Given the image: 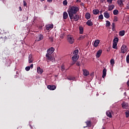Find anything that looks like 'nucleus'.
Listing matches in <instances>:
<instances>
[{
  "label": "nucleus",
  "mask_w": 129,
  "mask_h": 129,
  "mask_svg": "<svg viewBox=\"0 0 129 129\" xmlns=\"http://www.w3.org/2000/svg\"><path fill=\"white\" fill-rule=\"evenodd\" d=\"M79 11L78 7L76 6H73L70 8L68 11V14L71 20H73V14H76Z\"/></svg>",
  "instance_id": "nucleus-1"
},
{
  "label": "nucleus",
  "mask_w": 129,
  "mask_h": 129,
  "mask_svg": "<svg viewBox=\"0 0 129 129\" xmlns=\"http://www.w3.org/2000/svg\"><path fill=\"white\" fill-rule=\"evenodd\" d=\"M127 51V46L126 45L123 44L121 47V53L122 54H124V53H126Z\"/></svg>",
  "instance_id": "nucleus-2"
},
{
  "label": "nucleus",
  "mask_w": 129,
  "mask_h": 129,
  "mask_svg": "<svg viewBox=\"0 0 129 129\" xmlns=\"http://www.w3.org/2000/svg\"><path fill=\"white\" fill-rule=\"evenodd\" d=\"M45 59L47 62H50L53 60V57H52V54L46 53L45 55Z\"/></svg>",
  "instance_id": "nucleus-3"
},
{
  "label": "nucleus",
  "mask_w": 129,
  "mask_h": 129,
  "mask_svg": "<svg viewBox=\"0 0 129 129\" xmlns=\"http://www.w3.org/2000/svg\"><path fill=\"white\" fill-rule=\"evenodd\" d=\"M68 41L70 44H73V43H74V38H73V36L69 35L68 36Z\"/></svg>",
  "instance_id": "nucleus-4"
},
{
  "label": "nucleus",
  "mask_w": 129,
  "mask_h": 129,
  "mask_svg": "<svg viewBox=\"0 0 129 129\" xmlns=\"http://www.w3.org/2000/svg\"><path fill=\"white\" fill-rule=\"evenodd\" d=\"M54 51H55V48H54L53 47H51L47 49V54H49L50 55H52V54L54 53Z\"/></svg>",
  "instance_id": "nucleus-5"
},
{
  "label": "nucleus",
  "mask_w": 129,
  "mask_h": 129,
  "mask_svg": "<svg viewBox=\"0 0 129 129\" xmlns=\"http://www.w3.org/2000/svg\"><path fill=\"white\" fill-rule=\"evenodd\" d=\"M121 106L123 109H127L128 108V103L123 102L121 103Z\"/></svg>",
  "instance_id": "nucleus-6"
},
{
  "label": "nucleus",
  "mask_w": 129,
  "mask_h": 129,
  "mask_svg": "<svg viewBox=\"0 0 129 129\" xmlns=\"http://www.w3.org/2000/svg\"><path fill=\"white\" fill-rule=\"evenodd\" d=\"M44 38V36L42 34L39 35L35 40L36 42H39V41H41V40H43V38Z\"/></svg>",
  "instance_id": "nucleus-7"
},
{
  "label": "nucleus",
  "mask_w": 129,
  "mask_h": 129,
  "mask_svg": "<svg viewBox=\"0 0 129 129\" xmlns=\"http://www.w3.org/2000/svg\"><path fill=\"white\" fill-rule=\"evenodd\" d=\"M48 89L49 90H55L56 89V86L54 85H49L47 86Z\"/></svg>",
  "instance_id": "nucleus-8"
},
{
  "label": "nucleus",
  "mask_w": 129,
  "mask_h": 129,
  "mask_svg": "<svg viewBox=\"0 0 129 129\" xmlns=\"http://www.w3.org/2000/svg\"><path fill=\"white\" fill-rule=\"evenodd\" d=\"M72 60L75 62H76L77 60L79 58V55L78 54H75L74 56H72Z\"/></svg>",
  "instance_id": "nucleus-9"
},
{
  "label": "nucleus",
  "mask_w": 129,
  "mask_h": 129,
  "mask_svg": "<svg viewBox=\"0 0 129 129\" xmlns=\"http://www.w3.org/2000/svg\"><path fill=\"white\" fill-rule=\"evenodd\" d=\"M7 40H8V37L5 35H4L3 37L1 36V38L0 39L1 43H5Z\"/></svg>",
  "instance_id": "nucleus-10"
},
{
  "label": "nucleus",
  "mask_w": 129,
  "mask_h": 129,
  "mask_svg": "<svg viewBox=\"0 0 129 129\" xmlns=\"http://www.w3.org/2000/svg\"><path fill=\"white\" fill-rule=\"evenodd\" d=\"M73 19L74 21L76 22H77V21L79 20V19H80V16L79 15H75V16H73Z\"/></svg>",
  "instance_id": "nucleus-11"
},
{
  "label": "nucleus",
  "mask_w": 129,
  "mask_h": 129,
  "mask_svg": "<svg viewBox=\"0 0 129 129\" xmlns=\"http://www.w3.org/2000/svg\"><path fill=\"white\" fill-rule=\"evenodd\" d=\"M102 53V50L101 49L99 50L96 53V57H97V58H99L101 55Z\"/></svg>",
  "instance_id": "nucleus-12"
},
{
  "label": "nucleus",
  "mask_w": 129,
  "mask_h": 129,
  "mask_svg": "<svg viewBox=\"0 0 129 129\" xmlns=\"http://www.w3.org/2000/svg\"><path fill=\"white\" fill-rule=\"evenodd\" d=\"M104 17H105L106 19H109V18L110 17L109 13H108L107 11H105L104 13Z\"/></svg>",
  "instance_id": "nucleus-13"
},
{
  "label": "nucleus",
  "mask_w": 129,
  "mask_h": 129,
  "mask_svg": "<svg viewBox=\"0 0 129 129\" xmlns=\"http://www.w3.org/2000/svg\"><path fill=\"white\" fill-rule=\"evenodd\" d=\"M99 43H100V41L99 40L97 39L95 40L93 44L94 47H97V46L99 45Z\"/></svg>",
  "instance_id": "nucleus-14"
},
{
  "label": "nucleus",
  "mask_w": 129,
  "mask_h": 129,
  "mask_svg": "<svg viewBox=\"0 0 129 129\" xmlns=\"http://www.w3.org/2000/svg\"><path fill=\"white\" fill-rule=\"evenodd\" d=\"M106 114L107 116H108V117H110V118L112 117V115L111 114V111H110V110L107 111L106 112Z\"/></svg>",
  "instance_id": "nucleus-15"
},
{
  "label": "nucleus",
  "mask_w": 129,
  "mask_h": 129,
  "mask_svg": "<svg viewBox=\"0 0 129 129\" xmlns=\"http://www.w3.org/2000/svg\"><path fill=\"white\" fill-rule=\"evenodd\" d=\"M54 27V25H53L52 24H48V25H46V30H47L48 31H49V30L50 29H53Z\"/></svg>",
  "instance_id": "nucleus-16"
},
{
  "label": "nucleus",
  "mask_w": 129,
  "mask_h": 129,
  "mask_svg": "<svg viewBox=\"0 0 129 129\" xmlns=\"http://www.w3.org/2000/svg\"><path fill=\"white\" fill-rule=\"evenodd\" d=\"M86 24L89 27H92V26H93V23H92L91 20H88L87 22H86Z\"/></svg>",
  "instance_id": "nucleus-17"
},
{
  "label": "nucleus",
  "mask_w": 129,
  "mask_h": 129,
  "mask_svg": "<svg viewBox=\"0 0 129 129\" xmlns=\"http://www.w3.org/2000/svg\"><path fill=\"white\" fill-rule=\"evenodd\" d=\"M83 72L84 76H88L89 75V72L87 70H83Z\"/></svg>",
  "instance_id": "nucleus-18"
},
{
  "label": "nucleus",
  "mask_w": 129,
  "mask_h": 129,
  "mask_svg": "<svg viewBox=\"0 0 129 129\" xmlns=\"http://www.w3.org/2000/svg\"><path fill=\"white\" fill-rule=\"evenodd\" d=\"M85 123H86L87 126H84V128L87 127V126H88L89 127H90L91 126V121H87L85 122Z\"/></svg>",
  "instance_id": "nucleus-19"
},
{
  "label": "nucleus",
  "mask_w": 129,
  "mask_h": 129,
  "mask_svg": "<svg viewBox=\"0 0 129 129\" xmlns=\"http://www.w3.org/2000/svg\"><path fill=\"white\" fill-rule=\"evenodd\" d=\"M68 18V14L66 12H64L63 13V20H67Z\"/></svg>",
  "instance_id": "nucleus-20"
},
{
  "label": "nucleus",
  "mask_w": 129,
  "mask_h": 129,
  "mask_svg": "<svg viewBox=\"0 0 129 129\" xmlns=\"http://www.w3.org/2000/svg\"><path fill=\"white\" fill-rule=\"evenodd\" d=\"M37 70L39 74H42V73H43V69H41L40 67H37Z\"/></svg>",
  "instance_id": "nucleus-21"
},
{
  "label": "nucleus",
  "mask_w": 129,
  "mask_h": 129,
  "mask_svg": "<svg viewBox=\"0 0 129 129\" xmlns=\"http://www.w3.org/2000/svg\"><path fill=\"white\" fill-rule=\"evenodd\" d=\"M117 3L119 7H122L123 6V1H120L119 0H118L117 1Z\"/></svg>",
  "instance_id": "nucleus-22"
},
{
  "label": "nucleus",
  "mask_w": 129,
  "mask_h": 129,
  "mask_svg": "<svg viewBox=\"0 0 129 129\" xmlns=\"http://www.w3.org/2000/svg\"><path fill=\"white\" fill-rule=\"evenodd\" d=\"M85 18L87 19V20H89V19L91 18V15H90V13H87L85 15Z\"/></svg>",
  "instance_id": "nucleus-23"
},
{
  "label": "nucleus",
  "mask_w": 129,
  "mask_h": 129,
  "mask_svg": "<svg viewBox=\"0 0 129 129\" xmlns=\"http://www.w3.org/2000/svg\"><path fill=\"white\" fill-rule=\"evenodd\" d=\"M107 71V70H106V69H104L103 70V75H102L103 78H104L105 77V76H106Z\"/></svg>",
  "instance_id": "nucleus-24"
},
{
  "label": "nucleus",
  "mask_w": 129,
  "mask_h": 129,
  "mask_svg": "<svg viewBox=\"0 0 129 129\" xmlns=\"http://www.w3.org/2000/svg\"><path fill=\"white\" fill-rule=\"evenodd\" d=\"M114 5H111L108 6V11H112L114 9Z\"/></svg>",
  "instance_id": "nucleus-25"
},
{
  "label": "nucleus",
  "mask_w": 129,
  "mask_h": 129,
  "mask_svg": "<svg viewBox=\"0 0 129 129\" xmlns=\"http://www.w3.org/2000/svg\"><path fill=\"white\" fill-rule=\"evenodd\" d=\"M33 62V56L32 54L29 55V63Z\"/></svg>",
  "instance_id": "nucleus-26"
},
{
  "label": "nucleus",
  "mask_w": 129,
  "mask_h": 129,
  "mask_svg": "<svg viewBox=\"0 0 129 129\" xmlns=\"http://www.w3.org/2000/svg\"><path fill=\"white\" fill-rule=\"evenodd\" d=\"M93 14L94 15H98L99 14V10L97 9H95L93 11Z\"/></svg>",
  "instance_id": "nucleus-27"
},
{
  "label": "nucleus",
  "mask_w": 129,
  "mask_h": 129,
  "mask_svg": "<svg viewBox=\"0 0 129 129\" xmlns=\"http://www.w3.org/2000/svg\"><path fill=\"white\" fill-rule=\"evenodd\" d=\"M125 33V32L124 31V30H121L119 31V36H121V37H122V36H124Z\"/></svg>",
  "instance_id": "nucleus-28"
},
{
  "label": "nucleus",
  "mask_w": 129,
  "mask_h": 129,
  "mask_svg": "<svg viewBox=\"0 0 129 129\" xmlns=\"http://www.w3.org/2000/svg\"><path fill=\"white\" fill-rule=\"evenodd\" d=\"M31 67L32 68H33V64H31L30 65V66L26 67L25 68V70H26V71H29L31 69Z\"/></svg>",
  "instance_id": "nucleus-29"
},
{
  "label": "nucleus",
  "mask_w": 129,
  "mask_h": 129,
  "mask_svg": "<svg viewBox=\"0 0 129 129\" xmlns=\"http://www.w3.org/2000/svg\"><path fill=\"white\" fill-rule=\"evenodd\" d=\"M112 48L113 49H117V43L113 42Z\"/></svg>",
  "instance_id": "nucleus-30"
},
{
  "label": "nucleus",
  "mask_w": 129,
  "mask_h": 129,
  "mask_svg": "<svg viewBox=\"0 0 129 129\" xmlns=\"http://www.w3.org/2000/svg\"><path fill=\"white\" fill-rule=\"evenodd\" d=\"M80 34H83V27L82 26L79 27Z\"/></svg>",
  "instance_id": "nucleus-31"
},
{
  "label": "nucleus",
  "mask_w": 129,
  "mask_h": 129,
  "mask_svg": "<svg viewBox=\"0 0 129 129\" xmlns=\"http://www.w3.org/2000/svg\"><path fill=\"white\" fill-rule=\"evenodd\" d=\"M113 43H118V38L116 37L113 39Z\"/></svg>",
  "instance_id": "nucleus-32"
},
{
  "label": "nucleus",
  "mask_w": 129,
  "mask_h": 129,
  "mask_svg": "<svg viewBox=\"0 0 129 129\" xmlns=\"http://www.w3.org/2000/svg\"><path fill=\"white\" fill-rule=\"evenodd\" d=\"M85 38V35H80V37L78 38V40H83Z\"/></svg>",
  "instance_id": "nucleus-33"
},
{
  "label": "nucleus",
  "mask_w": 129,
  "mask_h": 129,
  "mask_svg": "<svg viewBox=\"0 0 129 129\" xmlns=\"http://www.w3.org/2000/svg\"><path fill=\"white\" fill-rule=\"evenodd\" d=\"M113 15L116 16V15H118V10H115L113 12Z\"/></svg>",
  "instance_id": "nucleus-34"
},
{
  "label": "nucleus",
  "mask_w": 129,
  "mask_h": 129,
  "mask_svg": "<svg viewBox=\"0 0 129 129\" xmlns=\"http://www.w3.org/2000/svg\"><path fill=\"white\" fill-rule=\"evenodd\" d=\"M78 53H79V50L78 49H76L73 52L74 55H78Z\"/></svg>",
  "instance_id": "nucleus-35"
},
{
  "label": "nucleus",
  "mask_w": 129,
  "mask_h": 129,
  "mask_svg": "<svg viewBox=\"0 0 129 129\" xmlns=\"http://www.w3.org/2000/svg\"><path fill=\"white\" fill-rule=\"evenodd\" d=\"M106 27L107 28H108V27H109V26H110V22L109 21H106Z\"/></svg>",
  "instance_id": "nucleus-36"
},
{
  "label": "nucleus",
  "mask_w": 129,
  "mask_h": 129,
  "mask_svg": "<svg viewBox=\"0 0 129 129\" xmlns=\"http://www.w3.org/2000/svg\"><path fill=\"white\" fill-rule=\"evenodd\" d=\"M110 63L112 66H113V65H114V59H111L110 61Z\"/></svg>",
  "instance_id": "nucleus-37"
},
{
  "label": "nucleus",
  "mask_w": 129,
  "mask_h": 129,
  "mask_svg": "<svg viewBox=\"0 0 129 129\" xmlns=\"http://www.w3.org/2000/svg\"><path fill=\"white\" fill-rule=\"evenodd\" d=\"M68 4V2H67V0L63 1V6H67Z\"/></svg>",
  "instance_id": "nucleus-38"
},
{
  "label": "nucleus",
  "mask_w": 129,
  "mask_h": 129,
  "mask_svg": "<svg viewBox=\"0 0 129 129\" xmlns=\"http://www.w3.org/2000/svg\"><path fill=\"white\" fill-rule=\"evenodd\" d=\"M98 19L99 20H103V15L101 14L100 16H99Z\"/></svg>",
  "instance_id": "nucleus-39"
},
{
  "label": "nucleus",
  "mask_w": 129,
  "mask_h": 129,
  "mask_svg": "<svg viewBox=\"0 0 129 129\" xmlns=\"http://www.w3.org/2000/svg\"><path fill=\"white\" fill-rule=\"evenodd\" d=\"M126 62L129 63V55H127L126 56Z\"/></svg>",
  "instance_id": "nucleus-40"
},
{
  "label": "nucleus",
  "mask_w": 129,
  "mask_h": 129,
  "mask_svg": "<svg viewBox=\"0 0 129 129\" xmlns=\"http://www.w3.org/2000/svg\"><path fill=\"white\" fill-rule=\"evenodd\" d=\"M125 113L126 114V117H128V116H129V111H126Z\"/></svg>",
  "instance_id": "nucleus-41"
},
{
  "label": "nucleus",
  "mask_w": 129,
  "mask_h": 129,
  "mask_svg": "<svg viewBox=\"0 0 129 129\" xmlns=\"http://www.w3.org/2000/svg\"><path fill=\"white\" fill-rule=\"evenodd\" d=\"M7 62H9V64L8 65V66H10V65H11V64H12V61L10 59H7Z\"/></svg>",
  "instance_id": "nucleus-42"
},
{
  "label": "nucleus",
  "mask_w": 129,
  "mask_h": 129,
  "mask_svg": "<svg viewBox=\"0 0 129 129\" xmlns=\"http://www.w3.org/2000/svg\"><path fill=\"white\" fill-rule=\"evenodd\" d=\"M61 70L62 72H63L65 70V67H64V66H61Z\"/></svg>",
  "instance_id": "nucleus-43"
},
{
  "label": "nucleus",
  "mask_w": 129,
  "mask_h": 129,
  "mask_svg": "<svg viewBox=\"0 0 129 129\" xmlns=\"http://www.w3.org/2000/svg\"><path fill=\"white\" fill-rule=\"evenodd\" d=\"M112 29H114L115 28V24L114 23H113L112 24Z\"/></svg>",
  "instance_id": "nucleus-44"
},
{
  "label": "nucleus",
  "mask_w": 129,
  "mask_h": 129,
  "mask_svg": "<svg viewBox=\"0 0 129 129\" xmlns=\"http://www.w3.org/2000/svg\"><path fill=\"white\" fill-rule=\"evenodd\" d=\"M77 66H81V64H80V61H78L76 63Z\"/></svg>",
  "instance_id": "nucleus-45"
},
{
  "label": "nucleus",
  "mask_w": 129,
  "mask_h": 129,
  "mask_svg": "<svg viewBox=\"0 0 129 129\" xmlns=\"http://www.w3.org/2000/svg\"><path fill=\"white\" fill-rule=\"evenodd\" d=\"M23 4L24 7H27V3L26 2V1H23Z\"/></svg>",
  "instance_id": "nucleus-46"
},
{
  "label": "nucleus",
  "mask_w": 129,
  "mask_h": 129,
  "mask_svg": "<svg viewBox=\"0 0 129 129\" xmlns=\"http://www.w3.org/2000/svg\"><path fill=\"white\" fill-rule=\"evenodd\" d=\"M49 40L50 41H51V42H53V41L54 40V38L53 37H50Z\"/></svg>",
  "instance_id": "nucleus-47"
},
{
  "label": "nucleus",
  "mask_w": 129,
  "mask_h": 129,
  "mask_svg": "<svg viewBox=\"0 0 129 129\" xmlns=\"http://www.w3.org/2000/svg\"><path fill=\"white\" fill-rule=\"evenodd\" d=\"M126 9H129V2L126 5Z\"/></svg>",
  "instance_id": "nucleus-48"
},
{
  "label": "nucleus",
  "mask_w": 129,
  "mask_h": 129,
  "mask_svg": "<svg viewBox=\"0 0 129 129\" xmlns=\"http://www.w3.org/2000/svg\"><path fill=\"white\" fill-rule=\"evenodd\" d=\"M117 17H115L114 19V22H117Z\"/></svg>",
  "instance_id": "nucleus-49"
},
{
  "label": "nucleus",
  "mask_w": 129,
  "mask_h": 129,
  "mask_svg": "<svg viewBox=\"0 0 129 129\" xmlns=\"http://www.w3.org/2000/svg\"><path fill=\"white\" fill-rule=\"evenodd\" d=\"M68 80H73V78L72 77H69L68 78Z\"/></svg>",
  "instance_id": "nucleus-50"
},
{
  "label": "nucleus",
  "mask_w": 129,
  "mask_h": 129,
  "mask_svg": "<svg viewBox=\"0 0 129 129\" xmlns=\"http://www.w3.org/2000/svg\"><path fill=\"white\" fill-rule=\"evenodd\" d=\"M19 10L20 11H23V10L22 9V7H19Z\"/></svg>",
  "instance_id": "nucleus-51"
},
{
  "label": "nucleus",
  "mask_w": 129,
  "mask_h": 129,
  "mask_svg": "<svg viewBox=\"0 0 129 129\" xmlns=\"http://www.w3.org/2000/svg\"><path fill=\"white\" fill-rule=\"evenodd\" d=\"M48 3H52V0H47Z\"/></svg>",
  "instance_id": "nucleus-52"
},
{
  "label": "nucleus",
  "mask_w": 129,
  "mask_h": 129,
  "mask_svg": "<svg viewBox=\"0 0 129 129\" xmlns=\"http://www.w3.org/2000/svg\"><path fill=\"white\" fill-rule=\"evenodd\" d=\"M81 1L80 0H77V3H80Z\"/></svg>",
  "instance_id": "nucleus-53"
},
{
  "label": "nucleus",
  "mask_w": 129,
  "mask_h": 129,
  "mask_svg": "<svg viewBox=\"0 0 129 129\" xmlns=\"http://www.w3.org/2000/svg\"><path fill=\"white\" fill-rule=\"evenodd\" d=\"M60 38H61V39H63V35H60Z\"/></svg>",
  "instance_id": "nucleus-54"
},
{
  "label": "nucleus",
  "mask_w": 129,
  "mask_h": 129,
  "mask_svg": "<svg viewBox=\"0 0 129 129\" xmlns=\"http://www.w3.org/2000/svg\"><path fill=\"white\" fill-rule=\"evenodd\" d=\"M26 20H28V17H26L25 19V21H26Z\"/></svg>",
  "instance_id": "nucleus-55"
},
{
  "label": "nucleus",
  "mask_w": 129,
  "mask_h": 129,
  "mask_svg": "<svg viewBox=\"0 0 129 129\" xmlns=\"http://www.w3.org/2000/svg\"><path fill=\"white\" fill-rule=\"evenodd\" d=\"M74 64H75V62H73L72 64H71V65L72 66V65H74Z\"/></svg>",
  "instance_id": "nucleus-56"
},
{
  "label": "nucleus",
  "mask_w": 129,
  "mask_h": 129,
  "mask_svg": "<svg viewBox=\"0 0 129 129\" xmlns=\"http://www.w3.org/2000/svg\"><path fill=\"white\" fill-rule=\"evenodd\" d=\"M98 95H99V94H98V93H97V94H96V96H98Z\"/></svg>",
  "instance_id": "nucleus-57"
},
{
  "label": "nucleus",
  "mask_w": 129,
  "mask_h": 129,
  "mask_svg": "<svg viewBox=\"0 0 129 129\" xmlns=\"http://www.w3.org/2000/svg\"><path fill=\"white\" fill-rule=\"evenodd\" d=\"M17 77H18L17 75L15 76V78H17Z\"/></svg>",
  "instance_id": "nucleus-58"
},
{
  "label": "nucleus",
  "mask_w": 129,
  "mask_h": 129,
  "mask_svg": "<svg viewBox=\"0 0 129 129\" xmlns=\"http://www.w3.org/2000/svg\"><path fill=\"white\" fill-rule=\"evenodd\" d=\"M81 6H84V4L83 3H82Z\"/></svg>",
  "instance_id": "nucleus-59"
},
{
  "label": "nucleus",
  "mask_w": 129,
  "mask_h": 129,
  "mask_svg": "<svg viewBox=\"0 0 129 129\" xmlns=\"http://www.w3.org/2000/svg\"><path fill=\"white\" fill-rule=\"evenodd\" d=\"M45 0H40V2H44Z\"/></svg>",
  "instance_id": "nucleus-60"
},
{
  "label": "nucleus",
  "mask_w": 129,
  "mask_h": 129,
  "mask_svg": "<svg viewBox=\"0 0 129 129\" xmlns=\"http://www.w3.org/2000/svg\"><path fill=\"white\" fill-rule=\"evenodd\" d=\"M119 1H121V2H124L123 0H119Z\"/></svg>",
  "instance_id": "nucleus-61"
},
{
  "label": "nucleus",
  "mask_w": 129,
  "mask_h": 129,
  "mask_svg": "<svg viewBox=\"0 0 129 129\" xmlns=\"http://www.w3.org/2000/svg\"><path fill=\"white\" fill-rule=\"evenodd\" d=\"M30 126L31 128H32V125H30Z\"/></svg>",
  "instance_id": "nucleus-62"
}]
</instances>
